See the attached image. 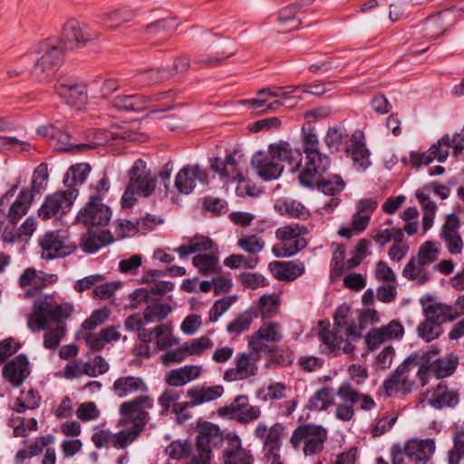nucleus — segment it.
<instances>
[{"label": "nucleus", "mask_w": 464, "mask_h": 464, "mask_svg": "<svg viewBox=\"0 0 464 464\" xmlns=\"http://www.w3.org/2000/svg\"><path fill=\"white\" fill-rule=\"evenodd\" d=\"M73 305L68 303L59 304L52 295H45L34 302L28 319L32 331L46 330L44 335L45 349L54 351L66 334L64 320L70 317Z\"/></svg>", "instance_id": "obj_1"}, {"label": "nucleus", "mask_w": 464, "mask_h": 464, "mask_svg": "<svg viewBox=\"0 0 464 464\" xmlns=\"http://www.w3.org/2000/svg\"><path fill=\"white\" fill-rule=\"evenodd\" d=\"M347 372L353 382L345 381L338 387L336 395L342 402L336 404L334 416L342 421H350L353 419L355 411L354 405L359 403L362 411H372L376 407L372 397L367 393L359 392L353 384L362 385L368 379V371L361 364H351Z\"/></svg>", "instance_id": "obj_2"}, {"label": "nucleus", "mask_w": 464, "mask_h": 464, "mask_svg": "<svg viewBox=\"0 0 464 464\" xmlns=\"http://www.w3.org/2000/svg\"><path fill=\"white\" fill-rule=\"evenodd\" d=\"M154 406L152 397L141 395L132 400L123 401L119 407L121 418L118 420V427L130 428L123 429L116 433V446L128 447L135 441L140 433L144 430L150 420V412Z\"/></svg>", "instance_id": "obj_3"}, {"label": "nucleus", "mask_w": 464, "mask_h": 464, "mask_svg": "<svg viewBox=\"0 0 464 464\" xmlns=\"http://www.w3.org/2000/svg\"><path fill=\"white\" fill-rule=\"evenodd\" d=\"M278 161H286L292 171H296L302 165V154L299 150H294L287 141L281 140L270 144L267 153L258 151L251 160L257 175L264 180L280 177L284 166Z\"/></svg>", "instance_id": "obj_4"}, {"label": "nucleus", "mask_w": 464, "mask_h": 464, "mask_svg": "<svg viewBox=\"0 0 464 464\" xmlns=\"http://www.w3.org/2000/svg\"><path fill=\"white\" fill-rule=\"evenodd\" d=\"M129 184L121 198L123 208H131L137 201V196L149 197L156 188L157 179L150 174L146 162L138 159L129 170Z\"/></svg>", "instance_id": "obj_5"}, {"label": "nucleus", "mask_w": 464, "mask_h": 464, "mask_svg": "<svg viewBox=\"0 0 464 464\" xmlns=\"http://www.w3.org/2000/svg\"><path fill=\"white\" fill-rule=\"evenodd\" d=\"M308 234L306 226L299 223L278 227L276 230V237L278 240L272 246V253L276 257H290L304 249L307 241L304 237Z\"/></svg>", "instance_id": "obj_6"}, {"label": "nucleus", "mask_w": 464, "mask_h": 464, "mask_svg": "<svg viewBox=\"0 0 464 464\" xmlns=\"http://www.w3.org/2000/svg\"><path fill=\"white\" fill-rule=\"evenodd\" d=\"M437 352L422 353L420 355L418 353H412L416 355V375L418 376L422 386L429 382V376L432 375L438 379L450 376L456 370L458 365V357L450 355L446 358H440L432 360V355H436Z\"/></svg>", "instance_id": "obj_7"}, {"label": "nucleus", "mask_w": 464, "mask_h": 464, "mask_svg": "<svg viewBox=\"0 0 464 464\" xmlns=\"http://www.w3.org/2000/svg\"><path fill=\"white\" fill-rule=\"evenodd\" d=\"M285 430V426L281 422H276L270 427L265 422H259L254 429L253 434L256 439L262 441L264 459L268 464H284L280 450Z\"/></svg>", "instance_id": "obj_8"}, {"label": "nucleus", "mask_w": 464, "mask_h": 464, "mask_svg": "<svg viewBox=\"0 0 464 464\" xmlns=\"http://www.w3.org/2000/svg\"><path fill=\"white\" fill-rule=\"evenodd\" d=\"M65 47L60 41H44L40 44L41 57L34 63L33 73L40 82L49 81L63 63Z\"/></svg>", "instance_id": "obj_9"}, {"label": "nucleus", "mask_w": 464, "mask_h": 464, "mask_svg": "<svg viewBox=\"0 0 464 464\" xmlns=\"http://www.w3.org/2000/svg\"><path fill=\"white\" fill-rule=\"evenodd\" d=\"M327 440V430L319 425L301 424L291 435L290 443L295 450L304 443V454L312 456L320 453Z\"/></svg>", "instance_id": "obj_10"}, {"label": "nucleus", "mask_w": 464, "mask_h": 464, "mask_svg": "<svg viewBox=\"0 0 464 464\" xmlns=\"http://www.w3.org/2000/svg\"><path fill=\"white\" fill-rule=\"evenodd\" d=\"M416 355L411 354L401 363L393 373L382 383L384 393L388 397L396 394L407 395L415 384V379L411 375V372L417 368Z\"/></svg>", "instance_id": "obj_11"}, {"label": "nucleus", "mask_w": 464, "mask_h": 464, "mask_svg": "<svg viewBox=\"0 0 464 464\" xmlns=\"http://www.w3.org/2000/svg\"><path fill=\"white\" fill-rule=\"evenodd\" d=\"M78 194V189L70 187L65 190H58L47 195L38 209V217L42 220H48L66 215L71 210Z\"/></svg>", "instance_id": "obj_12"}, {"label": "nucleus", "mask_w": 464, "mask_h": 464, "mask_svg": "<svg viewBox=\"0 0 464 464\" xmlns=\"http://www.w3.org/2000/svg\"><path fill=\"white\" fill-rule=\"evenodd\" d=\"M260 357V353L252 349L237 353L233 365L224 372L223 380L233 382L255 377L258 372L257 362Z\"/></svg>", "instance_id": "obj_13"}, {"label": "nucleus", "mask_w": 464, "mask_h": 464, "mask_svg": "<svg viewBox=\"0 0 464 464\" xmlns=\"http://www.w3.org/2000/svg\"><path fill=\"white\" fill-rule=\"evenodd\" d=\"M100 37V33L89 24L80 22L77 19H69L63 26L62 39L60 42L66 48H82Z\"/></svg>", "instance_id": "obj_14"}, {"label": "nucleus", "mask_w": 464, "mask_h": 464, "mask_svg": "<svg viewBox=\"0 0 464 464\" xmlns=\"http://www.w3.org/2000/svg\"><path fill=\"white\" fill-rule=\"evenodd\" d=\"M40 246L41 256L46 260L64 257L75 250L64 230L46 232L40 239Z\"/></svg>", "instance_id": "obj_15"}, {"label": "nucleus", "mask_w": 464, "mask_h": 464, "mask_svg": "<svg viewBox=\"0 0 464 464\" xmlns=\"http://www.w3.org/2000/svg\"><path fill=\"white\" fill-rule=\"evenodd\" d=\"M304 167L300 169L298 175L299 182L306 188H313L315 182L320 180L331 166V159L321 151L307 153Z\"/></svg>", "instance_id": "obj_16"}, {"label": "nucleus", "mask_w": 464, "mask_h": 464, "mask_svg": "<svg viewBox=\"0 0 464 464\" xmlns=\"http://www.w3.org/2000/svg\"><path fill=\"white\" fill-rule=\"evenodd\" d=\"M54 91L68 105L77 109H81L88 102L87 85L71 77H59Z\"/></svg>", "instance_id": "obj_17"}, {"label": "nucleus", "mask_w": 464, "mask_h": 464, "mask_svg": "<svg viewBox=\"0 0 464 464\" xmlns=\"http://www.w3.org/2000/svg\"><path fill=\"white\" fill-rule=\"evenodd\" d=\"M111 218V208L97 198H89L79 210L76 220L86 227H105Z\"/></svg>", "instance_id": "obj_18"}, {"label": "nucleus", "mask_w": 464, "mask_h": 464, "mask_svg": "<svg viewBox=\"0 0 464 464\" xmlns=\"http://www.w3.org/2000/svg\"><path fill=\"white\" fill-rule=\"evenodd\" d=\"M243 162H245L243 155L237 150H234L227 154L224 159L214 158L210 162V168L226 182L236 181L242 179L244 175Z\"/></svg>", "instance_id": "obj_19"}, {"label": "nucleus", "mask_w": 464, "mask_h": 464, "mask_svg": "<svg viewBox=\"0 0 464 464\" xmlns=\"http://www.w3.org/2000/svg\"><path fill=\"white\" fill-rule=\"evenodd\" d=\"M58 276L55 274H47L43 271H37L34 267L26 268L18 279V285L21 288L28 289L24 292L25 299L36 295L43 288L55 284Z\"/></svg>", "instance_id": "obj_20"}, {"label": "nucleus", "mask_w": 464, "mask_h": 464, "mask_svg": "<svg viewBox=\"0 0 464 464\" xmlns=\"http://www.w3.org/2000/svg\"><path fill=\"white\" fill-rule=\"evenodd\" d=\"M130 296L132 301L137 303L144 302L147 304L143 312V317L146 323L163 321L172 311L169 304L149 297V290L147 288L137 289L130 294Z\"/></svg>", "instance_id": "obj_21"}, {"label": "nucleus", "mask_w": 464, "mask_h": 464, "mask_svg": "<svg viewBox=\"0 0 464 464\" xmlns=\"http://www.w3.org/2000/svg\"><path fill=\"white\" fill-rule=\"evenodd\" d=\"M222 412L241 424L253 422L261 417L260 407L250 405L246 395L237 396L229 405L222 409Z\"/></svg>", "instance_id": "obj_22"}, {"label": "nucleus", "mask_w": 464, "mask_h": 464, "mask_svg": "<svg viewBox=\"0 0 464 464\" xmlns=\"http://www.w3.org/2000/svg\"><path fill=\"white\" fill-rule=\"evenodd\" d=\"M420 402H427L436 410L453 408L459 402V393L458 390L450 388L444 382H440L433 390L421 395Z\"/></svg>", "instance_id": "obj_23"}, {"label": "nucleus", "mask_w": 464, "mask_h": 464, "mask_svg": "<svg viewBox=\"0 0 464 464\" xmlns=\"http://www.w3.org/2000/svg\"><path fill=\"white\" fill-rule=\"evenodd\" d=\"M425 318L441 325L459 318L457 308L445 303L438 302L433 296H426L420 300Z\"/></svg>", "instance_id": "obj_24"}, {"label": "nucleus", "mask_w": 464, "mask_h": 464, "mask_svg": "<svg viewBox=\"0 0 464 464\" xmlns=\"http://www.w3.org/2000/svg\"><path fill=\"white\" fill-rule=\"evenodd\" d=\"M283 338L282 326L278 322L264 323L248 337V348L260 353L268 347L262 341L279 343Z\"/></svg>", "instance_id": "obj_25"}, {"label": "nucleus", "mask_w": 464, "mask_h": 464, "mask_svg": "<svg viewBox=\"0 0 464 464\" xmlns=\"http://www.w3.org/2000/svg\"><path fill=\"white\" fill-rule=\"evenodd\" d=\"M208 175L199 165H186L177 174L175 188L179 193L189 194L195 188L197 182H208Z\"/></svg>", "instance_id": "obj_26"}, {"label": "nucleus", "mask_w": 464, "mask_h": 464, "mask_svg": "<svg viewBox=\"0 0 464 464\" xmlns=\"http://www.w3.org/2000/svg\"><path fill=\"white\" fill-rule=\"evenodd\" d=\"M227 446L223 452L225 464H254L251 450L244 448L242 440L237 434L227 436Z\"/></svg>", "instance_id": "obj_27"}, {"label": "nucleus", "mask_w": 464, "mask_h": 464, "mask_svg": "<svg viewBox=\"0 0 464 464\" xmlns=\"http://www.w3.org/2000/svg\"><path fill=\"white\" fill-rule=\"evenodd\" d=\"M5 380L14 387H19L30 374L29 361L24 354L15 356L7 362L2 371Z\"/></svg>", "instance_id": "obj_28"}, {"label": "nucleus", "mask_w": 464, "mask_h": 464, "mask_svg": "<svg viewBox=\"0 0 464 464\" xmlns=\"http://www.w3.org/2000/svg\"><path fill=\"white\" fill-rule=\"evenodd\" d=\"M435 451L432 439L411 440L404 446V453L415 464H426Z\"/></svg>", "instance_id": "obj_29"}, {"label": "nucleus", "mask_w": 464, "mask_h": 464, "mask_svg": "<svg viewBox=\"0 0 464 464\" xmlns=\"http://www.w3.org/2000/svg\"><path fill=\"white\" fill-rule=\"evenodd\" d=\"M112 391L119 398H125L135 394H143L149 391L146 382L139 376H122L115 380Z\"/></svg>", "instance_id": "obj_30"}, {"label": "nucleus", "mask_w": 464, "mask_h": 464, "mask_svg": "<svg viewBox=\"0 0 464 464\" xmlns=\"http://www.w3.org/2000/svg\"><path fill=\"white\" fill-rule=\"evenodd\" d=\"M403 333L402 325L397 321H392L385 326L371 330L366 336V343L372 349H375L384 342L401 338Z\"/></svg>", "instance_id": "obj_31"}, {"label": "nucleus", "mask_w": 464, "mask_h": 464, "mask_svg": "<svg viewBox=\"0 0 464 464\" xmlns=\"http://www.w3.org/2000/svg\"><path fill=\"white\" fill-rule=\"evenodd\" d=\"M269 268L275 278L286 282L294 281L305 271L304 264L299 260L274 261L269 264Z\"/></svg>", "instance_id": "obj_32"}, {"label": "nucleus", "mask_w": 464, "mask_h": 464, "mask_svg": "<svg viewBox=\"0 0 464 464\" xmlns=\"http://www.w3.org/2000/svg\"><path fill=\"white\" fill-rule=\"evenodd\" d=\"M304 11L299 6V2L288 5L277 12L279 30L283 33L298 29L303 21Z\"/></svg>", "instance_id": "obj_33"}, {"label": "nucleus", "mask_w": 464, "mask_h": 464, "mask_svg": "<svg viewBox=\"0 0 464 464\" xmlns=\"http://www.w3.org/2000/svg\"><path fill=\"white\" fill-rule=\"evenodd\" d=\"M223 392L224 388L221 385L193 386L187 391V397L190 399V401L187 402V405L189 407H195L203 403L213 401L221 397Z\"/></svg>", "instance_id": "obj_34"}, {"label": "nucleus", "mask_w": 464, "mask_h": 464, "mask_svg": "<svg viewBox=\"0 0 464 464\" xmlns=\"http://www.w3.org/2000/svg\"><path fill=\"white\" fill-rule=\"evenodd\" d=\"M34 194L29 188H23L15 200L9 206L6 218L12 225H16L25 216L34 201Z\"/></svg>", "instance_id": "obj_35"}, {"label": "nucleus", "mask_w": 464, "mask_h": 464, "mask_svg": "<svg viewBox=\"0 0 464 464\" xmlns=\"http://www.w3.org/2000/svg\"><path fill=\"white\" fill-rule=\"evenodd\" d=\"M351 153L355 167L360 170L366 169L370 165V151L366 148L363 134L360 131L354 132L351 137V144L347 148Z\"/></svg>", "instance_id": "obj_36"}, {"label": "nucleus", "mask_w": 464, "mask_h": 464, "mask_svg": "<svg viewBox=\"0 0 464 464\" xmlns=\"http://www.w3.org/2000/svg\"><path fill=\"white\" fill-rule=\"evenodd\" d=\"M202 372L203 368L201 365L188 364L179 369L171 370L166 375V382L174 387L184 386L199 378Z\"/></svg>", "instance_id": "obj_37"}, {"label": "nucleus", "mask_w": 464, "mask_h": 464, "mask_svg": "<svg viewBox=\"0 0 464 464\" xmlns=\"http://www.w3.org/2000/svg\"><path fill=\"white\" fill-rule=\"evenodd\" d=\"M192 265L197 268L198 274L204 276L219 275L222 271L218 251L198 254L192 258Z\"/></svg>", "instance_id": "obj_38"}, {"label": "nucleus", "mask_w": 464, "mask_h": 464, "mask_svg": "<svg viewBox=\"0 0 464 464\" xmlns=\"http://www.w3.org/2000/svg\"><path fill=\"white\" fill-rule=\"evenodd\" d=\"M216 246L213 240L205 236H195L189 238L187 245H182L173 249L180 258H185L188 255L198 253L205 254L208 251H211Z\"/></svg>", "instance_id": "obj_39"}, {"label": "nucleus", "mask_w": 464, "mask_h": 464, "mask_svg": "<svg viewBox=\"0 0 464 464\" xmlns=\"http://www.w3.org/2000/svg\"><path fill=\"white\" fill-rule=\"evenodd\" d=\"M449 15V11H441L425 19L421 24V34L424 38L433 40L444 34L446 28L444 21Z\"/></svg>", "instance_id": "obj_40"}, {"label": "nucleus", "mask_w": 464, "mask_h": 464, "mask_svg": "<svg viewBox=\"0 0 464 464\" xmlns=\"http://www.w3.org/2000/svg\"><path fill=\"white\" fill-rule=\"evenodd\" d=\"M150 98L143 94L120 95L114 98L112 105L119 111H141L148 108Z\"/></svg>", "instance_id": "obj_41"}, {"label": "nucleus", "mask_w": 464, "mask_h": 464, "mask_svg": "<svg viewBox=\"0 0 464 464\" xmlns=\"http://www.w3.org/2000/svg\"><path fill=\"white\" fill-rule=\"evenodd\" d=\"M86 136L88 142L77 145L78 148L82 149V150L85 149H94L99 146H105L110 144L111 140L125 138L121 133L106 130H89Z\"/></svg>", "instance_id": "obj_42"}, {"label": "nucleus", "mask_w": 464, "mask_h": 464, "mask_svg": "<svg viewBox=\"0 0 464 464\" xmlns=\"http://www.w3.org/2000/svg\"><path fill=\"white\" fill-rule=\"evenodd\" d=\"M401 274L403 277L416 282L419 285L426 284L430 279V273L427 269V266L414 256L410 258Z\"/></svg>", "instance_id": "obj_43"}, {"label": "nucleus", "mask_w": 464, "mask_h": 464, "mask_svg": "<svg viewBox=\"0 0 464 464\" xmlns=\"http://www.w3.org/2000/svg\"><path fill=\"white\" fill-rule=\"evenodd\" d=\"M318 338L321 342V353L325 354H337L340 350V344L343 338L338 336L335 332L330 329V324L323 326L319 333Z\"/></svg>", "instance_id": "obj_44"}, {"label": "nucleus", "mask_w": 464, "mask_h": 464, "mask_svg": "<svg viewBox=\"0 0 464 464\" xmlns=\"http://www.w3.org/2000/svg\"><path fill=\"white\" fill-rule=\"evenodd\" d=\"M275 208L283 216L291 218H306L310 216L308 209L300 202L294 199L278 200Z\"/></svg>", "instance_id": "obj_45"}, {"label": "nucleus", "mask_w": 464, "mask_h": 464, "mask_svg": "<svg viewBox=\"0 0 464 464\" xmlns=\"http://www.w3.org/2000/svg\"><path fill=\"white\" fill-rule=\"evenodd\" d=\"M334 392L331 387H322L318 389L309 399L306 408L311 411H326L334 404Z\"/></svg>", "instance_id": "obj_46"}, {"label": "nucleus", "mask_w": 464, "mask_h": 464, "mask_svg": "<svg viewBox=\"0 0 464 464\" xmlns=\"http://www.w3.org/2000/svg\"><path fill=\"white\" fill-rule=\"evenodd\" d=\"M41 396L38 392L30 388L28 391H22L15 400L13 411L24 413L27 410H34L39 407Z\"/></svg>", "instance_id": "obj_47"}, {"label": "nucleus", "mask_w": 464, "mask_h": 464, "mask_svg": "<svg viewBox=\"0 0 464 464\" xmlns=\"http://www.w3.org/2000/svg\"><path fill=\"white\" fill-rule=\"evenodd\" d=\"M111 242V235L108 231L99 234L88 232L82 239V248L85 252L94 253Z\"/></svg>", "instance_id": "obj_48"}, {"label": "nucleus", "mask_w": 464, "mask_h": 464, "mask_svg": "<svg viewBox=\"0 0 464 464\" xmlns=\"http://www.w3.org/2000/svg\"><path fill=\"white\" fill-rule=\"evenodd\" d=\"M134 16L131 10L128 8L116 9L105 13L102 17V23L110 29H115L122 24L130 22Z\"/></svg>", "instance_id": "obj_49"}, {"label": "nucleus", "mask_w": 464, "mask_h": 464, "mask_svg": "<svg viewBox=\"0 0 464 464\" xmlns=\"http://www.w3.org/2000/svg\"><path fill=\"white\" fill-rule=\"evenodd\" d=\"M314 186L324 194L334 196L344 189L345 183L339 175H334L331 179H325L323 175L320 177V180L315 182Z\"/></svg>", "instance_id": "obj_50"}, {"label": "nucleus", "mask_w": 464, "mask_h": 464, "mask_svg": "<svg viewBox=\"0 0 464 464\" xmlns=\"http://www.w3.org/2000/svg\"><path fill=\"white\" fill-rule=\"evenodd\" d=\"M92 441L97 449L109 448L111 445L116 449L126 448L115 445L116 433L112 434L109 430L100 429L99 426L93 428Z\"/></svg>", "instance_id": "obj_51"}, {"label": "nucleus", "mask_w": 464, "mask_h": 464, "mask_svg": "<svg viewBox=\"0 0 464 464\" xmlns=\"http://www.w3.org/2000/svg\"><path fill=\"white\" fill-rule=\"evenodd\" d=\"M279 296L276 294L264 295L259 298L258 309L263 318L275 316L279 310Z\"/></svg>", "instance_id": "obj_52"}, {"label": "nucleus", "mask_w": 464, "mask_h": 464, "mask_svg": "<svg viewBox=\"0 0 464 464\" xmlns=\"http://www.w3.org/2000/svg\"><path fill=\"white\" fill-rule=\"evenodd\" d=\"M453 446L448 451V464H459L464 457V430H457L453 437Z\"/></svg>", "instance_id": "obj_53"}, {"label": "nucleus", "mask_w": 464, "mask_h": 464, "mask_svg": "<svg viewBox=\"0 0 464 464\" xmlns=\"http://www.w3.org/2000/svg\"><path fill=\"white\" fill-rule=\"evenodd\" d=\"M237 246L249 255H256L264 249L265 241L256 235H243L237 240Z\"/></svg>", "instance_id": "obj_54"}, {"label": "nucleus", "mask_w": 464, "mask_h": 464, "mask_svg": "<svg viewBox=\"0 0 464 464\" xmlns=\"http://www.w3.org/2000/svg\"><path fill=\"white\" fill-rule=\"evenodd\" d=\"M255 315L251 311H245L227 325V331L230 334L238 335L249 329Z\"/></svg>", "instance_id": "obj_55"}, {"label": "nucleus", "mask_w": 464, "mask_h": 464, "mask_svg": "<svg viewBox=\"0 0 464 464\" xmlns=\"http://www.w3.org/2000/svg\"><path fill=\"white\" fill-rule=\"evenodd\" d=\"M288 387L282 382H275L269 383L266 388L259 391V395L263 394L262 400L265 401H279L286 397V391Z\"/></svg>", "instance_id": "obj_56"}, {"label": "nucleus", "mask_w": 464, "mask_h": 464, "mask_svg": "<svg viewBox=\"0 0 464 464\" xmlns=\"http://www.w3.org/2000/svg\"><path fill=\"white\" fill-rule=\"evenodd\" d=\"M345 136L346 130L344 128L340 126L331 127L325 134L324 143L330 151L338 152Z\"/></svg>", "instance_id": "obj_57"}, {"label": "nucleus", "mask_w": 464, "mask_h": 464, "mask_svg": "<svg viewBox=\"0 0 464 464\" xmlns=\"http://www.w3.org/2000/svg\"><path fill=\"white\" fill-rule=\"evenodd\" d=\"M154 332L156 343L160 350H165L178 343V340L171 334V329L169 325H157L154 328Z\"/></svg>", "instance_id": "obj_58"}, {"label": "nucleus", "mask_w": 464, "mask_h": 464, "mask_svg": "<svg viewBox=\"0 0 464 464\" xmlns=\"http://www.w3.org/2000/svg\"><path fill=\"white\" fill-rule=\"evenodd\" d=\"M440 250L436 244L432 241H426L423 243L414 257H416L420 263L430 266L436 262L439 258Z\"/></svg>", "instance_id": "obj_59"}, {"label": "nucleus", "mask_w": 464, "mask_h": 464, "mask_svg": "<svg viewBox=\"0 0 464 464\" xmlns=\"http://www.w3.org/2000/svg\"><path fill=\"white\" fill-rule=\"evenodd\" d=\"M48 179V165L46 163L39 164L34 171L33 180L29 189L32 190L34 195L39 194L45 188Z\"/></svg>", "instance_id": "obj_60"}, {"label": "nucleus", "mask_w": 464, "mask_h": 464, "mask_svg": "<svg viewBox=\"0 0 464 464\" xmlns=\"http://www.w3.org/2000/svg\"><path fill=\"white\" fill-rule=\"evenodd\" d=\"M417 333L421 339L426 342H431L440 337L441 329L440 324L429 320V318H425V320L417 326Z\"/></svg>", "instance_id": "obj_61"}, {"label": "nucleus", "mask_w": 464, "mask_h": 464, "mask_svg": "<svg viewBox=\"0 0 464 464\" xmlns=\"http://www.w3.org/2000/svg\"><path fill=\"white\" fill-rule=\"evenodd\" d=\"M184 345L188 356L201 355L206 351L211 349L214 346V343L209 337L201 336L199 338L185 342Z\"/></svg>", "instance_id": "obj_62"}, {"label": "nucleus", "mask_w": 464, "mask_h": 464, "mask_svg": "<svg viewBox=\"0 0 464 464\" xmlns=\"http://www.w3.org/2000/svg\"><path fill=\"white\" fill-rule=\"evenodd\" d=\"M372 238L381 246H384L391 240H394L395 243H400L401 241H403L404 235L401 228L392 227L378 230L372 236Z\"/></svg>", "instance_id": "obj_63"}, {"label": "nucleus", "mask_w": 464, "mask_h": 464, "mask_svg": "<svg viewBox=\"0 0 464 464\" xmlns=\"http://www.w3.org/2000/svg\"><path fill=\"white\" fill-rule=\"evenodd\" d=\"M168 78V73L160 69H150L138 75L137 82L142 86L153 85L162 82Z\"/></svg>", "instance_id": "obj_64"}]
</instances>
